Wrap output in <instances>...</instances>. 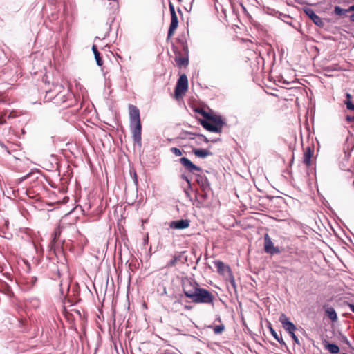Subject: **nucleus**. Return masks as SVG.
Masks as SVG:
<instances>
[{
	"instance_id": "1",
	"label": "nucleus",
	"mask_w": 354,
	"mask_h": 354,
	"mask_svg": "<svg viewBox=\"0 0 354 354\" xmlns=\"http://www.w3.org/2000/svg\"><path fill=\"white\" fill-rule=\"evenodd\" d=\"M130 129L132 131L133 138L135 142L141 145L142 124L140 121V111L133 104L129 106Z\"/></svg>"
},
{
	"instance_id": "2",
	"label": "nucleus",
	"mask_w": 354,
	"mask_h": 354,
	"mask_svg": "<svg viewBox=\"0 0 354 354\" xmlns=\"http://www.w3.org/2000/svg\"><path fill=\"white\" fill-rule=\"evenodd\" d=\"M53 99V103L57 106H63L64 107L70 106L67 103L68 99L72 97V94L68 90L65 89L62 84H56L53 90L46 91V97Z\"/></svg>"
},
{
	"instance_id": "3",
	"label": "nucleus",
	"mask_w": 354,
	"mask_h": 354,
	"mask_svg": "<svg viewBox=\"0 0 354 354\" xmlns=\"http://www.w3.org/2000/svg\"><path fill=\"white\" fill-rule=\"evenodd\" d=\"M208 120H201V125L207 131L214 133H221L224 121L219 115H212Z\"/></svg>"
},
{
	"instance_id": "4",
	"label": "nucleus",
	"mask_w": 354,
	"mask_h": 354,
	"mask_svg": "<svg viewBox=\"0 0 354 354\" xmlns=\"http://www.w3.org/2000/svg\"><path fill=\"white\" fill-rule=\"evenodd\" d=\"M214 299V296L212 293H211L207 289L200 287L191 301L195 304H206L213 305Z\"/></svg>"
},
{
	"instance_id": "5",
	"label": "nucleus",
	"mask_w": 354,
	"mask_h": 354,
	"mask_svg": "<svg viewBox=\"0 0 354 354\" xmlns=\"http://www.w3.org/2000/svg\"><path fill=\"white\" fill-rule=\"evenodd\" d=\"M182 286L184 295L191 300L200 288L199 285L195 281L190 279H183Z\"/></svg>"
},
{
	"instance_id": "6",
	"label": "nucleus",
	"mask_w": 354,
	"mask_h": 354,
	"mask_svg": "<svg viewBox=\"0 0 354 354\" xmlns=\"http://www.w3.org/2000/svg\"><path fill=\"white\" fill-rule=\"evenodd\" d=\"M188 88V80L185 75H182L178 80L176 88H175V96L178 98L179 96L183 95Z\"/></svg>"
},
{
	"instance_id": "7",
	"label": "nucleus",
	"mask_w": 354,
	"mask_h": 354,
	"mask_svg": "<svg viewBox=\"0 0 354 354\" xmlns=\"http://www.w3.org/2000/svg\"><path fill=\"white\" fill-rule=\"evenodd\" d=\"M264 251L271 255L279 254L281 250L279 247L274 246L268 234L264 235Z\"/></svg>"
},
{
	"instance_id": "8",
	"label": "nucleus",
	"mask_w": 354,
	"mask_h": 354,
	"mask_svg": "<svg viewBox=\"0 0 354 354\" xmlns=\"http://www.w3.org/2000/svg\"><path fill=\"white\" fill-rule=\"evenodd\" d=\"M280 323L282 324L283 328L288 333L295 332L296 326L290 321L289 318L284 314L281 313L279 319Z\"/></svg>"
},
{
	"instance_id": "9",
	"label": "nucleus",
	"mask_w": 354,
	"mask_h": 354,
	"mask_svg": "<svg viewBox=\"0 0 354 354\" xmlns=\"http://www.w3.org/2000/svg\"><path fill=\"white\" fill-rule=\"evenodd\" d=\"M306 15L313 21L315 24H316L319 27H323L324 26V22L322 19L319 17L313 9L310 8H306L304 10Z\"/></svg>"
},
{
	"instance_id": "10",
	"label": "nucleus",
	"mask_w": 354,
	"mask_h": 354,
	"mask_svg": "<svg viewBox=\"0 0 354 354\" xmlns=\"http://www.w3.org/2000/svg\"><path fill=\"white\" fill-rule=\"evenodd\" d=\"M179 162L185 167V169L189 172L194 173V171H201L202 170L200 167L194 165L192 161L185 157H182L180 158Z\"/></svg>"
},
{
	"instance_id": "11",
	"label": "nucleus",
	"mask_w": 354,
	"mask_h": 354,
	"mask_svg": "<svg viewBox=\"0 0 354 354\" xmlns=\"http://www.w3.org/2000/svg\"><path fill=\"white\" fill-rule=\"evenodd\" d=\"M179 162L185 167V169L189 172L194 173V171H201L202 170L200 167L194 165L192 161L185 157H182L180 158Z\"/></svg>"
},
{
	"instance_id": "12",
	"label": "nucleus",
	"mask_w": 354,
	"mask_h": 354,
	"mask_svg": "<svg viewBox=\"0 0 354 354\" xmlns=\"http://www.w3.org/2000/svg\"><path fill=\"white\" fill-rule=\"evenodd\" d=\"M190 225V221L187 219H180L171 221L169 227L171 229L183 230L187 228Z\"/></svg>"
},
{
	"instance_id": "13",
	"label": "nucleus",
	"mask_w": 354,
	"mask_h": 354,
	"mask_svg": "<svg viewBox=\"0 0 354 354\" xmlns=\"http://www.w3.org/2000/svg\"><path fill=\"white\" fill-rule=\"evenodd\" d=\"M178 26V19L177 15L171 16V23L168 30L167 39H169L174 34L175 30Z\"/></svg>"
},
{
	"instance_id": "14",
	"label": "nucleus",
	"mask_w": 354,
	"mask_h": 354,
	"mask_svg": "<svg viewBox=\"0 0 354 354\" xmlns=\"http://www.w3.org/2000/svg\"><path fill=\"white\" fill-rule=\"evenodd\" d=\"M314 153L313 148L310 147H307L304 153V159L303 162L307 166L310 165L311 163V158L313 156V154Z\"/></svg>"
},
{
	"instance_id": "15",
	"label": "nucleus",
	"mask_w": 354,
	"mask_h": 354,
	"mask_svg": "<svg viewBox=\"0 0 354 354\" xmlns=\"http://www.w3.org/2000/svg\"><path fill=\"white\" fill-rule=\"evenodd\" d=\"M192 152L196 156L201 158H205L212 155V153L209 150L203 149H193Z\"/></svg>"
},
{
	"instance_id": "16",
	"label": "nucleus",
	"mask_w": 354,
	"mask_h": 354,
	"mask_svg": "<svg viewBox=\"0 0 354 354\" xmlns=\"http://www.w3.org/2000/svg\"><path fill=\"white\" fill-rule=\"evenodd\" d=\"M196 182L203 189L209 186L207 178L203 175H196Z\"/></svg>"
},
{
	"instance_id": "17",
	"label": "nucleus",
	"mask_w": 354,
	"mask_h": 354,
	"mask_svg": "<svg viewBox=\"0 0 354 354\" xmlns=\"http://www.w3.org/2000/svg\"><path fill=\"white\" fill-rule=\"evenodd\" d=\"M268 328L270 331V333L274 337V338L281 345L286 346L285 342L283 340L281 337V333L279 335L272 328L271 324H269Z\"/></svg>"
},
{
	"instance_id": "18",
	"label": "nucleus",
	"mask_w": 354,
	"mask_h": 354,
	"mask_svg": "<svg viewBox=\"0 0 354 354\" xmlns=\"http://www.w3.org/2000/svg\"><path fill=\"white\" fill-rule=\"evenodd\" d=\"M324 347L332 354H336L339 351V348L337 345L328 343L326 341H325Z\"/></svg>"
},
{
	"instance_id": "19",
	"label": "nucleus",
	"mask_w": 354,
	"mask_h": 354,
	"mask_svg": "<svg viewBox=\"0 0 354 354\" xmlns=\"http://www.w3.org/2000/svg\"><path fill=\"white\" fill-rule=\"evenodd\" d=\"M92 50H93V54L95 55V59L96 60L97 64L99 66H102L103 61H102V58L100 57V52L98 51L97 48V46L95 45H93Z\"/></svg>"
},
{
	"instance_id": "20",
	"label": "nucleus",
	"mask_w": 354,
	"mask_h": 354,
	"mask_svg": "<svg viewBox=\"0 0 354 354\" xmlns=\"http://www.w3.org/2000/svg\"><path fill=\"white\" fill-rule=\"evenodd\" d=\"M326 313L328 317L333 321L335 322L337 320V313L333 308H328L326 309Z\"/></svg>"
},
{
	"instance_id": "21",
	"label": "nucleus",
	"mask_w": 354,
	"mask_h": 354,
	"mask_svg": "<svg viewBox=\"0 0 354 354\" xmlns=\"http://www.w3.org/2000/svg\"><path fill=\"white\" fill-rule=\"evenodd\" d=\"M109 1V5H107V7L111 10H115L118 8L119 3L118 0H108ZM103 5L106 6V3L104 2Z\"/></svg>"
},
{
	"instance_id": "22",
	"label": "nucleus",
	"mask_w": 354,
	"mask_h": 354,
	"mask_svg": "<svg viewBox=\"0 0 354 354\" xmlns=\"http://www.w3.org/2000/svg\"><path fill=\"white\" fill-rule=\"evenodd\" d=\"M346 100L345 101V104L346 105V108L349 110L354 111V104L351 102V95L348 93L346 94Z\"/></svg>"
},
{
	"instance_id": "23",
	"label": "nucleus",
	"mask_w": 354,
	"mask_h": 354,
	"mask_svg": "<svg viewBox=\"0 0 354 354\" xmlns=\"http://www.w3.org/2000/svg\"><path fill=\"white\" fill-rule=\"evenodd\" d=\"M348 12V10L347 9H343L340 8L338 6H336L334 8V12L335 15L339 16H344L346 15V13Z\"/></svg>"
},
{
	"instance_id": "24",
	"label": "nucleus",
	"mask_w": 354,
	"mask_h": 354,
	"mask_svg": "<svg viewBox=\"0 0 354 354\" xmlns=\"http://www.w3.org/2000/svg\"><path fill=\"white\" fill-rule=\"evenodd\" d=\"M176 62L179 66H187L189 63L188 58L187 57H177L176 58Z\"/></svg>"
},
{
	"instance_id": "25",
	"label": "nucleus",
	"mask_w": 354,
	"mask_h": 354,
	"mask_svg": "<svg viewBox=\"0 0 354 354\" xmlns=\"http://www.w3.org/2000/svg\"><path fill=\"white\" fill-rule=\"evenodd\" d=\"M60 234H61V231L59 228H57L55 230L53 234V240L51 241V243L52 244H55V242L57 241V239L60 236Z\"/></svg>"
},
{
	"instance_id": "26",
	"label": "nucleus",
	"mask_w": 354,
	"mask_h": 354,
	"mask_svg": "<svg viewBox=\"0 0 354 354\" xmlns=\"http://www.w3.org/2000/svg\"><path fill=\"white\" fill-rule=\"evenodd\" d=\"M196 142L198 145L201 144L203 142L207 143L209 142V140L203 135H198L196 138Z\"/></svg>"
},
{
	"instance_id": "27",
	"label": "nucleus",
	"mask_w": 354,
	"mask_h": 354,
	"mask_svg": "<svg viewBox=\"0 0 354 354\" xmlns=\"http://www.w3.org/2000/svg\"><path fill=\"white\" fill-rule=\"evenodd\" d=\"M225 327L223 325H218L214 328V332L215 334H221L224 330Z\"/></svg>"
},
{
	"instance_id": "28",
	"label": "nucleus",
	"mask_w": 354,
	"mask_h": 354,
	"mask_svg": "<svg viewBox=\"0 0 354 354\" xmlns=\"http://www.w3.org/2000/svg\"><path fill=\"white\" fill-rule=\"evenodd\" d=\"M178 261V257L174 256L171 261H169L167 265V267H173L176 265V262Z\"/></svg>"
},
{
	"instance_id": "29",
	"label": "nucleus",
	"mask_w": 354,
	"mask_h": 354,
	"mask_svg": "<svg viewBox=\"0 0 354 354\" xmlns=\"http://www.w3.org/2000/svg\"><path fill=\"white\" fill-rule=\"evenodd\" d=\"M171 151L176 156H180L182 155V151L180 149L177 147H171Z\"/></svg>"
},
{
	"instance_id": "30",
	"label": "nucleus",
	"mask_w": 354,
	"mask_h": 354,
	"mask_svg": "<svg viewBox=\"0 0 354 354\" xmlns=\"http://www.w3.org/2000/svg\"><path fill=\"white\" fill-rule=\"evenodd\" d=\"M289 334H290V337L292 338V339L294 340L295 343L298 344V345H300V342L299 341V339L296 336L295 332H291Z\"/></svg>"
},
{
	"instance_id": "31",
	"label": "nucleus",
	"mask_w": 354,
	"mask_h": 354,
	"mask_svg": "<svg viewBox=\"0 0 354 354\" xmlns=\"http://www.w3.org/2000/svg\"><path fill=\"white\" fill-rule=\"evenodd\" d=\"M33 174H34L33 172H30V173L27 174L26 175L24 176L23 177L19 178V180H18L19 183H21V182L28 179L30 176H32Z\"/></svg>"
},
{
	"instance_id": "32",
	"label": "nucleus",
	"mask_w": 354,
	"mask_h": 354,
	"mask_svg": "<svg viewBox=\"0 0 354 354\" xmlns=\"http://www.w3.org/2000/svg\"><path fill=\"white\" fill-rule=\"evenodd\" d=\"M198 112L200 113L202 115H203L207 119H209L212 116L210 114L207 113L206 111H205L203 109L198 110Z\"/></svg>"
},
{
	"instance_id": "33",
	"label": "nucleus",
	"mask_w": 354,
	"mask_h": 354,
	"mask_svg": "<svg viewBox=\"0 0 354 354\" xmlns=\"http://www.w3.org/2000/svg\"><path fill=\"white\" fill-rule=\"evenodd\" d=\"M169 10H170L171 16H173L174 15H176V13L175 12V9H174V5L171 2L169 3Z\"/></svg>"
},
{
	"instance_id": "34",
	"label": "nucleus",
	"mask_w": 354,
	"mask_h": 354,
	"mask_svg": "<svg viewBox=\"0 0 354 354\" xmlns=\"http://www.w3.org/2000/svg\"><path fill=\"white\" fill-rule=\"evenodd\" d=\"M215 266L218 270H220L223 268L224 263L222 261H218L215 262Z\"/></svg>"
},
{
	"instance_id": "35",
	"label": "nucleus",
	"mask_w": 354,
	"mask_h": 354,
	"mask_svg": "<svg viewBox=\"0 0 354 354\" xmlns=\"http://www.w3.org/2000/svg\"><path fill=\"white\" fill-rule=\"evenodd\" d=\"M37 281V278L36 277H32L30 279V282L29 283H30L31 286H33L36 283Z\"/></svg>"
},
{
	"instance_id": "36",
	"label": "nucleus",
	"mask_w": 354,
	"mask_h": 354,
	"mask_svg": "<svg viewBox=\"0 0 354 354\" xmlns=\"http://www.w3.org/2000/svg\"><path fill=\"white\" fill-rule=\"evenodd\" d=\"M230 283L234 288H236V283L234 277L230 278Z\"/></svg>"
},
{
	"instance_id": "37",
	"label": "nucleus",
	"mask_w": 354,
	"mask_h": 354,
	"mask_svg": "<svg viewBox=\"0 0 354 354\" xmlns=\"http://www.w3.org/2000/svg\"><path fill=\"white\" fill-rule=\"evenodd\" d=\"M346 120L348 122H354V116L347 115Z\"/></svg>"
},
{
	"instance_id": "38",
	"label": "nucleus",
	"mask_w": 354,
	"mask_h": 354,
	"mask_svg": "<svg viewBox=\"0 0 354 354\" xmlns=\"http://www.w3.org/2000/svg\"><path fill=\"white\" fill-rule=\"evenodd\" d=\"M182 178L184 179L189 185H190V180L186 176L182 175Z\"/></svg>"
},
{
	"instance_id": "39",
	"label": "nucleus",
	"mask_w": 354,
	"mask_h": 354,
	"mask_svg": "<svg viewBox=\"0 0 354 354\" xmlns=\"http://www.w3.org/2000/svg\"><path fill=\"white\" fill-rule=\"evenodd\" d=\"M348 307H349V309L351 310V311L354 313V304H348Z\"/></svg>"
},
{
	"instance_id": "40",
	"label": "nucleus",
	"mask_w": 354,
	"mask_h": 354,
	"mask_svg": "<svg viewBox=\"0 0 354 354\" xmlns=\"http://www.w3.org/2000/svg\"><path fill=\"white\" fill-rule=\"evenodd\" d=\"M348 10V12L349 11H354V5L350 6Z\"/></svg>"
},
{
	"instance_id": "41",
	"label": "nucleus",
	"mask_w": 354,
	"mask_h": 354,
	"mask_svg": "<svg viewBox=\"0 0 354 354\" xmlns=\"http://www.w3.org/2000/svg\"><path fill=\"white\" fill-rule=\"evenodd\" d=\"M350 19H351V21L354 22V14H352L350 16Z\"/></svg>"
},
{
	"instance_id": "42",
	"label": "nucleus",
	"mask_w": 354,
	"mask_h": 354,
	"mask_svg": "<svg viewBox=\"0 0 354 354\" xmlns=\"http://www.w3.org/2000/svg\"><path fill=\"white\" fill-rule=\"evenodd\" d=\"M184 49L187 50V46L184 47Z\"/></svg>"
},
{
	"instance_id": "43",
	"label": "nucleus",
	"mask_w": 354,
	"mask_h": 354,
	"mask_svg": "<svg viewBox=\"0 0 354 354\" xmlns=\"http://www.w3.org/2000/svg\"><path fill=\"white\" fill-rule=\"evenodd\" d=\"M353 186H354V180H353Z\"/></svg>"
}]
</instances>
